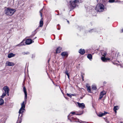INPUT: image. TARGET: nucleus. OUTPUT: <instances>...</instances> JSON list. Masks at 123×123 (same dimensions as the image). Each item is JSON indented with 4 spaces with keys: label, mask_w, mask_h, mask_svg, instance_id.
<instances>
[{
    "label": "nucleus",
    "mask_w": 123,
    "mask_h": 123,
    "mask_svg": "<svg viewBox=\"0 0 123 123\" xmlns=\"http://www.w3.org/2000/svg\"><path fill=\"white\" fill-rule=\"evenodd\" d=\"M79 4L78 0H75L74 1H70L68 4V6L71 9H73L75 7Z\"/></svg>",
    "instance_id": "nucleus-1"
},
{
    "label": "nucleus",
    "mask_w": 123,
    "mask_h": 123,
    "mask_svg": "<svg viewBox=\"0 0 123 123\" xmlns=\"http://www.w3.org/2000/svg\"><path fill=\"white\" fill-rule=\"evenodd\" d=\"M15 12V10L8 8L5 9L4 12L6 15L11 16Z\"/></svg>",
    "instance_id": "nucleus-2"
},
{
    "label": "nucleus",
    "mask_w": 123,
    "mask_h": 123,
    "mask_svg": "<svg viewBox=\"0 0 123 123\" xmlns=\"http://www.w3.org/2000/svg\"><path fill=\"white\" fill-rule=\"evenodd\" d=\"M25 41H23L17 45V46H21L23 45H25L26 44L29 45L31 43H32L34 42L33 41L30 39H28L26 40L25 41Z\"/></svg>",
    "instance_id": "nucleus-3"
},
{
    "label": "nucleus",
    "mask_w": 123,
    "mask_h": 123,
    "mask_svg": "<svg viewBox=\"0 0 123 123\" xmlns=\"http://www.w3.org/2000/svg\"><path fill=\"white\" fill-rule=\"evenodd\" d=\"M104 9V6L101 4H97L96 7V10L97 11L99 12H103Z\"/></svg>",
    "instance_id": "nucleus-4"
},
{
    "label": "nucleus",
    "mask_w": 123,
    "mask_h": 123,
    "mask_svg": "<svg viewBox=\"0 0 123 123\" xmlns=\"http://www.w3.org/2000/svg\"><path fill=\"white\" fill-rule=\"evenodd\" d=\"M21 107L19 111V116L22 117L23 113L25 111V104H24V102L23 101L21 104Z\"/></svg>",
    "instance_id": "nucleus-5"
},
{
    "label": "nucleus",
    "mask_w": 123,
    "mask_h": 123,
    "mask_svg": "<svg viewBox=\"0 0 123 123\" xmlns=\"http://www.w3.org/2000/svg\"><path fill=\"white\" fill-rule=\"evenodd\" d=\"M70 120L71 122H79V119L77 118L76 117H71V119H70Z\"/></svg>",
    "instance_id": "nucleus-6"
},
{
    "label": "nucleus",
    "mask_w": 123,
    "mask_h": 123,
    "mask_svg": "<svg viewBox=\"0 0 123 123\" xmlns=\"http://www.w3.org/2000/svg\"><path fill=\"white\" fill-rule=\"evenodd\" d=\"M77 104L82 109H83L85 107V105L83 103H80L79 102H77Z\"/></svg>",
    "instance_id": "nucleus-7"
},
{
    "label": "nucleus",
    "mask_w": 123,
    "mask_h": 123,
    "mask_svg": "<svg viewBox=\"0 0 123 123\" xmlns=\"http://www.w3.org/2000/svg\"><path fill=\"white\" fill-rule=\"evenodd\" d=\"M3 90L4 91V92L6 93L7 92H9V88L7 86H5L3 88Z\"/></svg>",
    "instance_id": "nucleus-8"
},
{
    "label": "nucleus",
    "mask_w": 123,
    "mask_h": 123,
    "mask_svg": "<svg viewBox=\"0 0 123 123\" xmlns=\"http://www.w3.org/2000/svg\"><path fill=\"white\" fill-rule=\"evenodd\" d=\"M6 64L8 66H13L14 65V63L12 62L9 61H7L6 62Z\"/></svg>",
    "instance_id": "nucleus-9"
},
{
    "label": "nucleus",
    "mask_w": 123,
    "mask_h": 123,
    "mask_svg": "<svg viewBox=\"0 0 123 123\" xmlns=\"http://www.w3.org/2000/svg\"><path fill=\"white\" fill-rule=\"evenodd\" d=\"M105 57H101V60L105 62H106L108 60H110V58H105Z\"/></svg>",
    "instance_id": "nucleus-10"
},
{
    "label": "nucleus",
    "mask_w": 123,
    "mask_h": 123,
    "mask_svg": "<svg viewBox=\"0 0 123 123\" xmlns=\"http://www.w3.org/2000/svg\"><path fill=\"white\" fill-rule=\"evenodd\" d=\"M23 90H24V93L25 94V98L24 99H25V100L26 101V99H27V94L26 90V88L25 87H23Z\"/></svg>",
    "instance_id": "nucleus-11"
},
{
    "label": "nucleus",
    "mask_w": 123,
    "mask_h": 123,
    "mask_svg": "<svg viewBox=\"0 0 123 123\" xmlns=\"http://www.w3.org/2000/svg\"><path fill=\"white\" fill-rule=\"evenodd\" d=\"M107 113H108L107 112H105L104 113H99L97 115L98 117H101L105 115Z\"/></svg>",
    "instance_id": "nucleus-12"
},
{
    "label": "nucleus",
    "mask_w": 123,
    "mask_h": 123,
    "mask_svg": "<svg viewBox=\"0 0 123 123\" xmlns=\"http://www.w3.org/2000/svg\"><path fill=\"white\" fill-rule=\"evenodd\" d=\"M105 94V93L104 91L101 92L100 93L99 99H101Z\"/></svg>",
    "instance_id": "nucleus-13"
},
{
    "label": "nucleus",
    "mask_w": 123,
    "mask_h": 123,
    "mask_svg": "<svg viewBox=\"0 0 123 123\" xmlns=\"http://www.w3.org/2000/svg\"><path fill=\"white\" fill-rule=\"evenodd\" d=\"M79 52L81 54L83 55L85 53V50L80 49L79 50Z\"/></svg>",
    "instance_id": "nucleus-14"
},
{
    "label": "nucleus",
    "mask_w": 123,
    "mask_h": 123,
    "mask_svg": "<svg viewBox=\"0 0 123 123\" xmlns=\"http://www.w3.org/2000/svg\"><path fill=\"white\" fill-rule=\"evenodd\" d=\"M22 117H20V116H19L18 119L17 121V123H21L22 122Z\"/></svg>",
    "instance_id": "nucleus-15"
},
{
    "label": "nucleus",
    "mask_w": 123,
    "mask_h": 123,
    "mask_svg": "<svg viewBox=\"0 0 123 123\" xmlns=\"http://www.w3.org/2000/svg\"><path fill=\"white\" fill-rule=\"evenodd\" d=\"M43 18H41V20L40 21V25L38 27H42L43 25Z\"/></svg>",
    "instance_id": "nucleus-16"
},
{
    "label": "nucleus",
    "mask_w": 123,
    "mask_h": 123,
    "mask_svg": "<svg viewBox=\"0 0 123 123\" xmlns=\"http://www.w3.org/2000/svg\"><path fill=\"white\" fill-rule=\"evenodd\" d=\"M15 55L13 54V53H10L8 55V57L9 58L15 56Z\"/></svg>",
    "instance_id": "nucleus-17"
},
{
    "label": "nucleus",
    "mask_w": 123,
    "mask_h": 123,
    "mask_svg": "<svg viewBox=\"0 0 123 123\" xmlns=\"http://www.w3.org/2000/svg\"><path fill=\"white\" fill-rule=\"evenodd\" d=\"M61 55L63 57H64L66 56V55L68 56V53L67 52H62V54H61Z\"/></svg>",
    "instance_id": "nucleus-18"
},
{
    "label": "nucleus",
    "mask_w": 123,
    "mask_h": 123,
    "mask_svg": "<svg viewBox=\"0 0 123 123\" xmlns=\"http://www.w3.org/2000/svg\"><path fill=\"white\" fill-rule=\"evenodd\" d=\"M88 58L91 61L92 59V56L91 54H88L87 56Z\"/></svg>",
    "instance_id": "nucleus-19"
},
{
    "label": "nucleus",
    "mask_w": 123,
    "mask_h": 123,
    "mask_svg": "<svg viewBox=\"0 0 123 123\" xmlns=\"http://www.w3.org/2000/svg\"><path fill=\"white\" fill-rule=\"evenodd\" d=\"M62 48L61 47H59L57 49L56 53H59L61 52Z\"/></svg>",
    "instance_id": "nucleus-20"
},
{
    "label": "nucleus",
    "mask_w": 123,
    "mask_h": 123,
    "mask_svg": "<svg viewBox=\"0 0 123 123\" xmlns=\"http://www.w3.org/2000/svg\"><path fill=\"white\" fill-rule=\"evenodd\" d=\"M102 55L104 57L106 56V52L105 51H102L101 52Z\"/></svg>",
    "instance_id": "nucleus-21"
},
{
    "label": "nucleus",
    "mask_w": 123,
    "mask_h": 123,
    "mask_svg": "<svg viewBox=\"0 0 123 123\" xmlns=\"http://www.w3.org/2000/svg\"><path fill=\"white\" fill-rule=\"evenodd\" d=\"M68 70L66 69L64 73L67 75L68 78L69 79V75L68 73Z\"/></svg>",
    "instance_id": "nucleus-22"
},
{
    "label": "nucleus",
    "mask_w": 123,
    "mask_h": 123,
    "mask_svg": "<svg viewBox=\"0 0 123 123\" xmlns=\"http://www.w3.org/2000/svg\"><path fill=\"white\" fill-rule=\"evenodd\" d=\"M119 109V108L117 106H116L114 107L113 110L116 113L117 112V110Z\"/></svg>",
    "instance_id": "nucleus-23"
},
{
    "label": "nucleus",
    "mask_w": 123,
    "mask_h": 123,
    "mask_svg": "<svg viewBox=\"0 0 123 123\" xmlns=\"http://www.w3.org/2000/svg\"><path fill=\"white\" fill-rule=\"evenodd\" d=\"M97 31V30L96 28L92 29L89 31L90 32L92 33V32H95Z\"/></svg>",
    "instance_id": "nucleus-24"
},
{
    "label": "nucleus",
    "mask_w": 123,
    "mask_h": 123,
    "mask_svg": "<svg viewBox=\"0 0 123 123\" xmlns=\"http://www.w3.org/2000/svg\"><path fill=\"white\" fill-rule=\"evenodd\" d=\"M86 86L87 87V91L88 92H91V88L90 86H87L86 85Z\"/></svg>",
    "instance_id": "nucleus-25"
},
{
    "label": "nucleus",
    "mask_w": 123,
    "mask_h": 123,
    "mask_svg": "<svg viewBox=\"0 0 123 123\" xmlns=\"http://www.w3.org/2000/svg\"><path fill=\"white\" fill-rule=\"evenodd\" d=\"M4 101L1 98H0V105H3L4 103Z\"/></svg>",
    "instance_id": "nucleus-26"
},
{
    "label": "nucleus",
    "mask_w": 123,
    "mask_h": 123,
    "mask_svg": "<svg viewBox=\"0 0 123 123\" xmlns=\"http://www.w3.org/2000/svg\"><path fill=\"white\" fill-rule=\"evenodd\" d=\"M92 90H96L97 89V87L96 86L92 85Z\"/></svg>",
    "instance_id": "nucleus-27"
},
{
    "label": "nucleus",
    "mask_w": 123,
    "mask_h": 123,
    "mask_svg": "<svg viewBox=\"0 0 123 123\" xmlns=\"http://www.w3.org/2000/svg\"><path fill=\"white\" fill-rule=\"evenodd\" d=\"M6 93L5 92H3L2 95L1 96V98H3L6 95Z\"/></svg>",
    "instance_id": "nucleus-28"
},
{
    "label": "nucleus",
    "mask_w": 123,
    "mask_h": 123,
    "mask_svg": "<svg viewBox=\"0 0 123 123\" xmlns=\"http://www.w3.org/2000/svg\"><path fill=\"white\" fill-rule=\"evenodd\" d=\"M115 0H109L108 2L110 3H112L115 2Z\"/></svg>",
    "instance_id": "nucleus-29"
},
{
    "label": "nucleus",
    "mask_w": 123,
    "mask_h": 123,
    "mask_svg": "<svg viewBox=\"0 0 123 123\" xmlns=\"http://www.w3.org/2000/svg\"><path fill=\"white\" fill-rule=\"evenodd\" d=\"M83 113V111H81L80 113L76 114V115H81V114H82Z\"/></svg>",
    "instance_id": "nucleus-30"
},
{
    "label": "nucleus",
    "mask_w": 123,
    "mask_h": 123,
    "mask_svg": "<svg viewBox=\"0 0 123 123\" xmlns=\"http://www.w3.org/2000/svg\"><path fill=\"white\" fill-rule=\"evenodd\" d=\"M42 11H43V9H41V10L40 11V16H41V17H42V14L41 12Z\"/></svg>",
    "instance_id": "nucleus-31"
},
{
    "label": "nucleus",
    "mask_w": 123,
    "mask_h": 123,
    "mask_svg": "<svg viewBox=\"0 0 123 123\" xmlns=\"http://www.w3.org/2000/svg\"><path fill=\"white\" fill-rule=\"evenodd\" d=\"M35 31H36L35 30L32 32V36H34L36 34V33L35 32Z\"/></svg>",
    "instance_id": "nucleus-32"
},
{
    "label": "nucleus",
    "mask_w": 123,
    "mask_h": 123,
    "mask_svg": "<svg viewBox=\"0 0 123 123\" xmlns=\"http://www.w3.org/2000/svg\"><path fill=\"white\" fill-rule=\"evenodd\" d=\"M67 95L70 98H71L72 97L71 94L70 95V94L68 93H67Z\"/></svg>",
    "instance_id": "nucleus-33"
},
{
    "label": "nucleus",
    "mask_w": 123,
    "mask_h": 123,
    "mask_svg": "<svg viewBox=\"0 0 123 123\" xmlns=\"http://www.w3.org/2000/svg\"><path fill=\"white\" fill-rule=\"evenodd\" d=\"M81 77H82V80H83L84 77H83V74L82 73H81Z\"/></svg>",
    "instance_id": "nucleus-34"
},
{
    "label": "nucleus",
    "mask_w": 123,
    "mask_h": 123,
    "mask_svg": "<svg viewBox=\"0 0 123 123\" xmlns=\"http://www.w3.org/2000/svg\"><path fill=\"white\" fill-rule=\"evenodd\" d=\"M75 112H71L70 113V114H71L72 115H74V114H75Z\"/></svg>",
    "instance_id": "nucleus-35"
},
{
    "label": "nucleus",
    "mask_w": 123,
    "mask_h": 123,
    "mask_svg": "<svg viewBox=\"0 0 123 123\" xmlns=\"http://www.w3.org/2000/svg\"><path fill=\"white\" fill-rule=\"evenodd\" d=\"M105 121L107 123H109V121H108L107 119H105Z\"/></svg>",
    "instance_id": "nucleus-36"
},
{
    "label": "nucleus",
    "mask_w": 123,
    "mask_h": 123,
    "mask_svg": "<svg viewBox=\"0 0 123 123\" xmlns=\"http://www.w3.org/2000/svg\"><path fill=\"white\" fill-rule=\"evenodd\" d=\"M34 36H32V35H31L30 37H29V38H32Z\"/></svg>",
    "instance_id": "nucleus-37"
},
{
    "label": "nucleus",
    "mask_w": 123,
    "mask_h": 123,
    "mask_svg": "<svg viewBox=\"0 0 123 123\" xmlns=\"http://www.w3.org/2000/svg\"><path fill=\"white\" fill-rule=\"evenodd\" d=\"M50 58H49L48 59V63H49V62L50 61Z\"/></svg>",
    "instance_id": "nucleus-38"
},
{
    "label": "nucleus",
    "mask_w": 123,
    "mask_h": 123,
    "mask_svg": "<svg viewBox=\"0 0 123 123\" xmlns=\"http://www.w3.org/2000/svg\"><path fill=\"white\" fill-rule=\"evenodd\" d=\"M25 54H29V52H27Z\"/></svg>",
    "instance_id": "nucleus-39"
},
{
    "label": "nucleus",
    "mask_w": 123,
    "mask_h": 123,
    "mask_svg": "<svg viewBox=\"0 0 123 123\" xmlns=\"http://www.w3.org/2000/svg\"><path fill=\"white\" fill-rule=\"evenodd\" d=\"M9 92H8L6 93V94H7L8 96H9Z\"/></svg>",
    "instance_id": "nucleus-40"
},
{
    "label": "nucleus",
    "mask_w": 123,
    "mask_h": 123,
    "mask_svg": "<svg viewBox=\"0 0 123 123\" xmlns=\"http://www.w3.org/2000/svg\"><path fill=\"white\" fill-rule=\"evenodd\" d=\"M106 81H104V84H106Z\"/></svg>",
    "instance_id": "nucleus-41"
},
{
    "label": "nucleus",
    "mask_w": 123,
    "mask_h": 123,
    "mask_svg": "<svg viewBox=\"0 0 123 123\" xmlns=\"http://www.w3.org/2000/svg\"><path fill=\"white\" fill-rule=\"evenodd\" d=\"M121 32H123V29L122 30V31Z\"/></svg>",
    "instance_id": "nucleus-42"
},
{
    "label": "nucleus",
    "mask_w": 123,
    "mask_h": 123,
    "mask_svg": "<svg viewBox=\"0 0 123 123\" xmlns=\"http://www.w3.org/2000/svg\"><path fill=\"white\" fill-rule=\"evenodd\" d=\"M71 95H72V96H74L75 95L74 94H71Z\"/></svg>",
    "instance_id": "nucleus-43"
},
{
    "label": "nucleus",
    "mask_w": 123,
    "mask_h": 123,
    "mask_svg": "<svg viewBox=\"0 0 123 123\" xmlns=\"http://www.w3.org/2000/svg\"><path fill=\"white\" fill-rule=\"evenodd\" d=\"M57 29L58 30H60V28H58V29Z\"/></svg>",
    "instance_id": "nucleus-44"
},
{
    "label": "nucleus",
    "mask_w": 123,
    "mask_h": 123,
    "mask_svg": "<svg viewBox=\"0 0 123 123\" xmlns=\"http://www.w3.org/2000/svg\"><path fill=\"white\" fill-rule=\"evenodd\" d=\"M67 22L68 23V24H69V22L68 20H67Z\"/></svg>",
    "instance_id": "nucleus-45"
},
{
    "label": "nucleus",
    "mask_w": 123,
    "mask_h": 123,
    "mask_svg": "<svg viewBox=\"0 0 123 123\" xmlns=\"http://www.w3.org/2000/svg\"><path fill=\"white\" fill-rule=\"evenodd\" d=\"M36 38H37V37H35L34 38V39H35Z\"/></svg>",
    "instance_id": "nucleus-46"
},
{
    "label": "nucleus",
    "mask_w": 123,
    "mask_h": 123,
    "mask_svg": "<svg viewBox=\"0 0 123 123\" xmlns=\"http://www.w3.org/2000/svg\"><path fill=\"white\" fill-rule=\"evenodd\" d=\"M57 15H59V14L58 13L57 14Z\"/></svg>",
    "instance_id": "nucleus-47"
},
{
    "label": "nucleus",
    "mask_w": 123,
    "mask_h": 123,
    "mask_svg": "<svg viewBox=\"0 0 123 123\" xmlns=\"http://www.w3.org/2000/svg\"><path fill=\"white\" fill-rule=\"evenodd\" d=\"M33 55H32V57H33Z\"/></svg>",
    "instance_id": "nucleus-48"
},
{
    "label": "nucleus",
    "mask_w": 123,
    "mask_h": 123,
    "mask_svg": "<svg viewBox=\"0 0 123 123\" xmlns=\"http://www.w3.org/2000/svg\"><path fill=\"white\" fill-rule=\"evenodd\" d=\"M33 55H32V57H33Z\"/></svg>",
    "instance_id": "nucleus-49"
},
{
    "label": "nucleus",
    "mask_w": 123,
    "mask_h": 123,
    "mask_svg": "<svg viewBox=\"0 0 123 123\" xmlns=\"http://www.w3.org/2000/svg\"><path fill=\"white\" fill-rule=\"evenodd\" d=\"M59 25V24H58V25Z\"/></svg>",
    "instance_id": "nucleus-50"
},
{
    "label": "nucleus",
    "mask_w": 123,
    "mask_h": 123,
    "mask_svg": "<svg viewBox=\"0 0 123 123\" xmlns=\"http://www.w3.org/2000/svg\"><path fill=\"white\" fill-rule=\"evenodd\" d=\"M121 123H123L122 122H121Z\"/></svg>",
    "instance_id": "nucleus-51"
}]
</instances>
